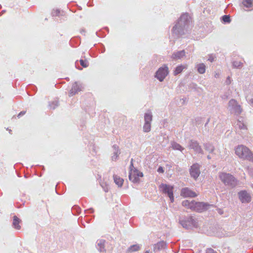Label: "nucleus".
<instances>
[{
    "mask_svg": "<svg viewBox=\"0 0 253 253\" xmlns=\"http://www.w3.org/2000/svg\"><path fill=\"white\" fill-rule=\"evenodd\" d=\"M189 22V17L188 14H183L178 19L177 23L173 27V33L177 36L184 35L185 31L187 30Z\"/></svg>",
    "mask_w": 253,
    "mask_h": 253,
    "instance_id": "f257e3e1",
    "label": "nucleus"
},
{
    "mask_svg": "<svg viewBox=\"0 0 253 253\" xmlns=\"http://www.w3.org/2000/svg\"><path fill=\"white\" fill-rule=\"evenodd\" d=\"M183 206L197 212H203L208 210L210 205L204 202H197L194 200H184L182 202Z\"/></svg>",
    "mask_w": 253,
    "mask_h": 253,
    "instance_id": "f03ea898",
    "label": "nucleus"
},
{
    "mask_svg": "<svg viewBox=\"0 0 253 253\" xmlns=\"http://www.w3.org/2000/svg\"><path fill=\"white\" fill-rule=\"evenodd\" d=\"M236 155L240 159L253 163V154L246 146L240 145L235 149Z\"/></svg>",
    "mask_w": 253,
    "mask_h": 253,
    "instance_id": "7ed1b4c3",
    "label": "nucleus"
},
{
    "mask_svg": "<svg viewBox=\"0 0 253 253\" xmlns=\"http://www.w3.org/2000/svg\"><path fill=\"white\" fill-rule=\"evenodd\" d=\"M220 180L226 186L231 188L235 187L238 184V180L232 174L225 172H220L218 174Z\"/></svg>",
    "mask_w": 253,
    "mask_h": 253,
    "instance_id": "20e7f679",
    "label": "nucleus"
},
{
    "mask_svg": "<svg viewBox=\"0 0 253 253\" xmlns=\"http://www.w3.org/2000/svg\"><path fill=\"white\" fill-rule=\"evenodd\" d=\"M228 110L235 115H239L242 112V108L237 101L234 99L229 100L227 105Z\"/></svg>",
    "mask_w": 253,
    "mask_h": 253,
    "instance_id": "39448f33",
    "label": "nucleus"
},
{
    "mask_svg": "<svg viewBox=\"0 0 253 253\" xmlns=\"http://www.w3.org/2000/svg\"><path fill=\"white\" fill-rule=\"evenodd\" d=\"M179 222L186 229L198 227L197 220L191 216L184 217V219L180 220Z\"/></svg>",
    "mask_w": 253,
    "mask_h": 253,
    "instance_id": "423d86ee",
    "label": "nucleus"
},
{
    "mask_svg": "<svg viewBox=\"0 0 253 253\" xmlns=\"http://www.w3.org/2000/svg\"><path fill=\"white\" fill-rule=\"evenodd\" d=\"M144 124L143 126V131L144 132H148L151 129V122L152 121L153 115L150 111H148L144 114Z\"/></svg>",
    "mask_w": 253,
    "mask_h": 253,
    "instance_id": "0eeeda50",
    "label": "nucleus"
},
{
    "mask_svg": "<svg viewBox=\"0 0 253 253\" xmlns=\"http://www.w3.org/2000/svg\"><path fill=\"white\" fill-rule=\"evenodd\" d=\"M169 68L166 65H164L159 68L156 73L155 77L160 81L163 82L169 74Z\"/></svg>",
    "mask_w": 253,
    "mask_h": 253,
    "instance_id": "6e6552de",
    "label": "nucleus"
},
{
    "mask_svg": "<svg viewBox=\"0 0 253 253\" xmlns=\"http://www.w3.org/2000/svg\"><path fill=\"white\" fill-rule=\"evenodd\" d=\"M160 188L163 193L168 194L171 202H173L174 201L173 186L165 184H161L160 186Z\"/></svg>",
    "mask_w": 253,
    "mask_h": 253,
    "instance_id": "1a4fd4ad",
    "label": "nucleus"
},
{
    "mask_svg": "<svg viewBox=\"0 0 253 253\" xmlns=\"http://www.w3.org/2000/svg\"><path fill=\"white\" fill-rule=\"evenodd\" d=\"M143 174L142 172L138 171V170L130 169L129 174V179L133 183H137L139 181V177H143Z\"/></svg>",
    "mask_w": 253,
    "mask_h": 253,
    "instance_id": "9d476101",
    "label": "nucleus"
},
{
    "mask_svg": "<svg viewBox=\"0 0 253 253\" xmlns=\"http://www.w3.org/2000/svg\"><path fill=\"white\" fill-rule=\"evenodd\" d=\"M200 165L197 163L194 164L190 169V173L191 176L194 179H197V178L200 175Z\"/></svg>",
    "mask_w": 253,
    "mask_h": 253,
    "instance_id": "9b49d317",
    "label": "nucleus"
},
{
    "mask_svg": "<svg viewBox=\"0 0 253 253\" xmlns=\"http://www.w3.org/2000/svg\"><path fill=\"white\" fill-rule=\"evenodd\" d=\"M188 147L189 149H193L197 153L203 154V150L200 146L199 143L196 140H190L189 142Z\"/></svg>",
    "mask_w": 253,
    "mask_h": 253,
    "instance_id": "f8f14e48",
    "label": "nucleus"
},
{
    "mask_svg": "<svg viewBox=\"0 0 253 253\" xmlns=\"http://www.w3.org/2000/svg\"><path fill=\"white\" fill-rule=\"evenodd\" d=\"M239 198L243 203H249L251 201V197L246 191L243 190L238 193Z\"/></svg>",
    "mask_w": 253,
    "mask_h": 253,
    "instance_id": "ddd939ff",
    "label": "nucleus"
},
{
    "mask_svg": "<svg viewBox=\"0 0 253 253\" xmlns=\"http://www.w3.org/2000/svg\"><path fill=\"white\" fill-rule=\"evenodd\" d=\"M83 88V86L82 84L75 82L72 85L71 89L69 91V96H72L77 93L78 92L81 91Z\"/></svg>",
    "mask_w": 253,
    "mask_h": 253,
    "instance_id": "4468645a",
    "label": "nucleus"
},
{
    "mask_svg": "<svg viewBox=\"0 0 253 253\" xmlns=\"http://www.w3.org/2000/svg\"><path fill=\"white\" fill-rule=\"evenodd\" d=\"M180 195L184 197L193 198L197 196V194L195 192L187 187L182 189Z\"/></svg>",
    "mask_w": 253,
    "mask_h": 253,
    "instance_id": "2eb2a0df",
    "label": "nucleus"
},
{
    "mask_svg": "<svg viewBox=\"0 0 253 253\" xmlns=\"http://www.w3.org/2000/svg\"><path fill=\"white\" fill-rule=\"evenodd\" d=\"M166 244L164 241L159 242L154 246V252H156L165 248Z\"/></svg>",
    "mask_w": 253,
    "mask_h": 253,
    "instance_id": "dca6fc26",
    "label": "nucleus"
},
{
    "mask_svg": "<svg viewBox=\"0 0 253 253\" xmlns=\"http://www.w3.org/2000/svg\"><path fill=\"white\" fill-rule=\"evenodd\" d=\"M185 52L184 50L177 51L172 54L171 58L174 60L180 59L185 56Z\"/></svg>",
    "mask_w": 253,
    "mask_h": 253,
    "instance_id": "f3484780",
    "label": "nucleus"
},
{
    "mask_svg": "<svg viewBox=\"0 0 253 253\" xmlns=\"http://www.w3.org/2000/svg\"><path fill=\"white\" fill-rule=\"evenodd\" d=\"M105 241L104 240H98L97 241V247L98 250L100 252H104L106 251L105 249Z\"/></svg>",
    "mask_w": 253,
    "mask_h": 253,
    "instance_id": "a211bd4d",
    "label": "nucleus"
},
{
    "mask_svg": "<svg viewBox=\"0 0 253 253\" xmlns=\"http://www.w3.org/2000/svg\"><path fill=\"white\" fill-rule=\"evenodd\" d=\"M236 129H238L241 131L246 130L247 128L246 125L244 124V123L241 120H238L236 125Z\"/></svg>",
    "mask_w": 253,
    "mask_h": 253,
    "instance_id": "6ab92c4d",
    "label": "nucleus"
},
{
    "mask_svg": "<svg viewBox=\"0 0 253 253\" xmlns=\"http://www.w3.org/2000/svg\"><path fill=\"white\" fill-rule=\"evenodd\" d=\"M21 222V220L18 218L16 216H13V223L12 225L14 228L19 230L21 228V226L19 225V223Z\"/></svg>",
    "mask_w": 253,
    "mask_h": 253,
    "instance_id": "aec40b11",
    "label": "nucleus"
},
{
    "mask_svg": "<svg viewBox=\"0 0 253 253\" xmlns=\"http://www.w3.org/2000/svg\"><path fill=\"white\" fill-rule=\"evenodd\" d=\"M114 152L113 155L112 156V159L113 161H116L118 159L119 155L120 154L119 148L117 145L113 146Z\"/></svg>",
    "mask_w": 253,
    "mask_h": 253,
    "instance_id": "412c9836",
    "label": "nucleus"
},
{
    "mask_svg": "<svg viewBox=\"0 0 253 253\" xmlns=\"http://www.w3.org/2000/svg\"><path fill=\"white\" fill-rule=\"evenodd\" d=\"M204 148L206 150L208 151L209 153L213 154L214 151V147L211 143H206L204 144Z\"/></svg>",
    "mask_w": 253,
    "mask_h": 253,
    "instance_id": "4be33fe9",
    "label": "nucleus"
},
{
    "mask_svg": "<svg viewBox=\"0 0 253 253\" xmlns=\"http://www.w3.org/2000/svg\"><path fill=\"white\" fill-rule=\"evenodd\" d=\"M114 182L119 186L121 187L123 184L124 179L117 175L113 176Z\"/></svg>",
    "mask_w": 253,
    "mask_h": 253,
    "instance_id": "5701e85b",
    "label": "nucleus"
},
{
    "mask_svg": "<svg viewBox=\"0 0 253 253\" xmlns=\"http://www.w3.org/2000/svg\"><path fill=\"white\" fill-rule=\"evenodd\" d=\"M197 71L200 74H203L205 73L206 71V66L204 63L198 64L196 65Z\"/></svg>",
    "mask_w": 253,
    "mask_h": 253,
    "instance_id": "b1692460",
    "label": "nucleus"
},
{
    "mask_svg": "<svg viewBox=\"0 0 253 253\" xmlns=\"http://www.w3.org/2000/svg\"><path fill=\"white\" fill-rule=\"evenodd\" d=\"M186 66L184 65H179L175 69L173 74L175 76L180 74L183 71V69H186Z\"/></svg>",
    "mask_w": 253,
    "mask_h": 253,
    "instance_id": "393cba45",
    "label": "nucleus"
},
{
    "mask_svg": "<svg viewBox=\"0 0 253 253\" xmlns=\"http://www.w3.org/2000/svg\"><path fill=\"white\" fill-rule=\"evenodd\" d=\"M171 147L174 150H177L180 151H182L184 150V148H183L179 144L175 142H172L171 143Z\"/></svg>",
    "mask_w": 253,
    "mask_h": 253,
    "instance_id": "a878e982",
    "label": "nucleus"
},
{
    "mask_svg": "<svg viewBox=\"0 0 253 253\" xmlns=\"http://www.w3.org/2000/svg\"><path fill=\"white\" fill-rule=\"evenodd\" d=\"M140 249V246L139 245H133L131 246L127 250L128 253L136 252Z\"/></svg>",
    "mask_w": 253,
    "mask_h": 253,
    "instance_id": "bb28decb",
    "label": "nucleus"
},
{
    "mask_svg": "<svg viewBox=\"0 0 253 253\" xmlns=\"http://www.w3.org/2000/svg\"><path fill=\"white\" fill-rule=\"evenodd\" d=\"M243 4L247 8H250L253 5L252 0H243Z\"/></svg>",
    "mask_w": 253,
    "mask_h": 253,
    "instance_id": "cd10ccee",
    "label": "nucleus"
},
{
    "mask_svg": "<svg viewBox=\"0 0 253 253\" xmlns=\"http://www.w3.org/2000/svg\"><path fill=\"white\" fill-rule=\"evenodd\" d=\"M49 106L51 109H54L57 106H58V101H54L49 103Z\"/></svg>",
    "mask_w": 253,
    "mask_h": 253,
    "instance_id": "c85d7f7f",
    "label": "nucleus"
},
{
    "mask_svg": "<svg viewBox=\"0 0 253 253\" xmlns=\"http://www.w3.org/2000/svg\"><path fill=\"white\" fill-rule=\"evenodd\" d=\"M222 20L224 23H230L231 21L229 15H225L222 17Z\"/></svg>",
    "mask_w": 253,
    "mask_h": 253,
    "instance_id": "c756f323",
    "label": "nucleus"
},
{
    "mask_svg": "<svg viewBox=\"0 0 253 253\" xmlns=\"http://www.w3.org/2000/svg\"><path fill=\"white\" fill-rule=\"evenodd\" d=\"M242 63L239 61H234L233 62V66L234 68H240L242 67Z\"/></svg>",
    "mask_w": 253,
    "mask_h": 253,
    "instance_id": "7c9ffc66",
    "label": "nucleus"
},
{
    "mask_svg": "<svg viewBox=\"0 0 253 253\" xmlns=\"http://www.w3.org/2000/svg\"><path fill=\"white\" fill-rule=\"evenodd\" d=\"M80 62L81 65L84 68H86L88 66V62L86 60H84L83 59H81L80 60Z\"/></svg>",
    "mask_w": 253,
    "mask_h": 253,
    "instance_id": "2f4dec72",
    "label": "nucleus"
},
{
    "mask_svg": "<svg viewBox=\"0 0 253 253\" xmlns=\"http://www.w3.org/2000/svg\"><path fill=\"white\" fill-rule=\"evenodd\" d=\"M230 95V92L228 91L225 92L224 94L222 95L221 97L222 99L226 100L229 97Z\"/></svg>",
    "mask_w": 253,
    "mask_h": 253,
    "instance_id": "473e14b6",
    "label": "nucleus"
},
{
    "mask_svg": "<svg viewBox=\"0 0 253 253\" xmlns=\"http://www.w3.org/2000/svg\"><path fill=\"white\" fill-rule=\"evenodd\" d=\"M60 13V11L59 9H56V10H54L52 11V16H57L59 15Z\"/></svg>",
    "mask_w": 253,
    "mask_h": 253,
    "instance_id": "72a5a7b5",
    "label": "nucleus"
},
{
    "mask_svg": "<svg viewBox=\"0 0 253 253\" xmlns=\"http://www.w3.org/2000/svg\"><path fill=\"white\" fill-rule=\"evenodd\" d=\"M206 253H218L217 252L215 251L211 248L207 249L206 250Z\"/></svg>",
    "mask_w": 253,
    "mask_h": 253,
    "instance_id": "f704fd0d",
    "label": "nucleus"
},
{
    "mask_svg": "<svg viewBox=\"0 0 253 253\" xmlns=\"http://www.w3.org/2000/svg\"><path fill=\"white\" fill-rule=\"evenodd\" d=\"M157 171L159 173H164V169L162 167H159L157 169Z\"/></svg>",
    "mask_w": 253,
    "mask_h": 253,
    "instance_id": "c9c22d12",
    "label": "nucleus"
},
{
    "mask_svg": "<svg viewBox=\"0 0 253 253\" xmlns=\"http://www.w3.org/2000/svg\"><path fill=\"white\" fill-rule=\"evenodd\" d=\"M214 60V56H213L212 55H209V57L208 58V60L210 61L211 62L213 61Z\"/></svg>",
    "mask_w": 253,
    "mask_h": 253,
    "instance_id": "e433bc0d",
    "label": "nucleus"
},
{
    "mask_svg": "<svg viewBox=\"0 0 253 253\" xmlns=\"http://www.w3.org/2000/svg\"><path fill=\"white\" fill-rule=\"evenodd\" d=\"M26 113V111H21L19 114L18 115L17 117L20 118L21 116L25 115Z\"/></svg>",
    "mask_w": 253,
    "mask_h": 253,
    "instance_id": "4c0bfd02",
    "label": "nucleus"
},
{
    "mask_svg": "<svg viewBox=\"0 0 253 253\" xmlns=\"http://www.w3.org/2000/svg\"><path fill=\"white\" fill-rule=\"evenodd\" d=\"M248 169L249 174H251V175H253V169L248 168Z\"/></svg>",
    "mask_w": 253,
    "mask_h": 253,
    "instance_id": "58836bf2",
    "label": "nucleus"
},
{
    "mask_svg": "<svg viewBox=\"0 0 253 253\" xmlns=\"http://www.w3.org/2000/svg\"><path fill=\"white\" fill-rule=\"evenodd\" d=\"M230 77H228V78L226 79V82L228 84H230Z\"/></svg>",
    "mask_w": 253,
    "mask_h": 253,
    "instance_id": "ea45409f",
    "label": "nucleus"
},
{
    "mask_svg": "<svg viewBox=\"0 0 253 253\" xmlns=\"http://www.w3.org/2000/svg\"><path fill=\"white\" fill-rule=\"evenodd\" d=\"M85 32V30L83 29H81V31H80V33L81 34H84V35Z\"/></svg>",
    "mask_w": 253,
    "mask_h": 253,
    "instance_id": "a19ab883",
    "label": "nucleus"
},
{
    "mask_svg": "<svg viewBox=\"0 0 253 253\" xmlns=\"http://www.w3.org/2000/svg\"><path fill=\"white\" fill-rule=\"evenodd\" d=\"M250 103L251 104H252V105H253V99H251L250 100Z\"/></svg>",
    "mask_w": 253,
    "mask_h": 253,
    "instance_id": "79ce46f5",
    "label": "nucleus"
},
{
    "mask_svg": "<svg viewBox=\"0 0 253 253\" xmlns=\"http://www.w3.org/2000/svg\"><path fill=\"white\" fill-rule=\"evenodd\" d=\"M219 74L216 73L214 75V77L215 78H218L219 77Z\"/></svg>",
    "mask_w": 253,
    "mask_h": 253,
    "instance_id": "37998d69",
    "label": "nucleus"
},
{
    "mask_svg": "<svg viewBox=\"0 0 253 253\" xmlns=\"http://www.w3.org/2000/svg\"><path fill=\"white\" fill-rule=\"evenodd\" d=\"M207 158L209 159V160H210L211 159V157L210 156V155H208L207 156Z\"/></svg>",
    "mask_w": 253,
    "mask_h": 253,
    "instance_id": "c03bdc74",
    "label": "nucleus"
},
{
    "mask_svg": "<svg viewBox=\"0 0 253 253\" xmlns=\"http://www.w3.org/2000/svg\"><path fill=\"white\" fill-rule=\"evenodd\" d=\"M104 190L105 192H108V188H104Z\"/></svg>",
    "mask_w": 253,
    "mask_h": 253,
    "instance_id": "a18cd8bd",
    "label": "nucleus"
},
{
    "mask_svg": "<svg viewBox=\"0 0 253 253\" xmlns=\"http://www.w3.org/2000/svg\"><path fill=\"white\" fill-rule=\"evenodd\" d=\"M145 253H149V252L148 251H147L145 252Z\"/></svg>",
    "mask_w": 253,
    "mask_h": 253,
    "instance_id": "49530a36",
    "label": "nucleus"
},
{
    "mask_svg": "<svg viewBox=\"0 0 253 253\" xmlns=\"http://www.w3.org/2000/svg\"><path fill=\"white\" fill-rule=\"evenodd\" d=\"M130 166L133 167V165H132V163L131 164V166Z\"/></svg>",
    "mask_w": 253,
    "mask_h": 253,
    "instance_id": "de8ad7c7",
    "label": "nucleus"
},
{
    "mask_svg": "<svg viewBox=\"0 0 253 253\" xmlns=\"http://www.w3.org/2000/svg\"><path fill=\"white\" fill-rule=\"evenodd\" d=\"M91 210V211L93 212V209H90Z\"/></svg>",
    "mask_w": 253,
    "mask_h": 253,
    "instance_id": "09e8293b",
    "label": "nucleus"
}]
</instances>
